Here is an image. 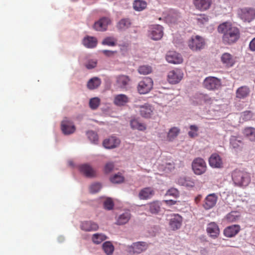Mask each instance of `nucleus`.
Returning <instances> with one entry per match:
<instances>
[{
  "instance_id": "nucleus-40",
  "label": "nucleus",
  "mask_w": 255,
  "mask_h": 255,
  "mask_svg": "<svg viewBox=\"0 0 255 255\" xmlns=\"http://www.w3.org/2000/svg\"><path fill=\"white\" fill-rule=\"evenodd\" d=\"M103 249L107 255H112L114 251V247L110 242H106L103 245Z\"/></svg>"
},
{
  "instance_id": "nucleus-1",
  "label": "nucleus",
  "mask_w": 255,
  "mask_h": 255,
  "mask_svg": "<svg viewBox=\"0 0 255 255\" xmlns=\"http://www.w3.org/2000/svg\"><path fill=\"white\" fill-rule=\"evenodd\" d=\"M219 33L223 34L222 40L225 44H232L237 42L240 37L239 29L229 22H224L218 27Z\"/></svg>"
},
{
  "instance_id": "nucleus-48",
  "label": "nucleus",
  "mask_w": 255,
  "mask_h": 255,
  "mask_svg": "<svg viewBox=\"0 0 255 255\" xmlns=\"http://www.w3.org/2000/svg\"><path fill=\"white\" fill-rule=\"evenodd\" d=\"M190 130L188 132L189 136L191 138H194L198 136V128L195 125H191L189 127Z\"/></svg>"
},
{
  "instance_id": "nucleus-61",
  "label": "nucleus",
  "mask_w": 255,
  "mask_h": 255,
  "mask_svg": "<svg viewBox=\"0 0 255 255\" xmlns=\"http://www.w3.org/2000/svg\"><path fill=\"white\" fill-rule=\"evenodd\" d=\"M205 101L206 102H208V101H212V98H208V97H205Z\"/></svg>"
},
{
  "instance_id": "nucleus-10",
  "label": "nucleus",
  "mask_w": 255,
  "mask_h": 255,
  "mask_svg": "<svg viewBox=\"0 0 255 255\" xmlns=\"http://www.w3.org/2000/svg\"><path fill=\"white\" fill-rule=\"evenodd\" d=\"M111 23V20L107 17H103L95 22L93 28L95 30L99 31H104L107 29L108 26Z\"/></svg>"
},
{
  "instance_id": "nucleus-51",
  "label": "nucleus",
  "mask_w": 255,
  "mask_h": 255,
  "mask_svg": "<svg viewBox=\"0 0 255 255\" xmlns=\"http://www.w3.org/2000/svg\"><path fill=\"white\" fill-rule=\"evenodd\" d=\"M101 188L100 184L96 183L93 184L90 187V192L91 193H95L100 191Z\"/></svg>"
},
{
  "instance_id": "nucleus-39",
  "label": "nucleus",
  "mask_w": 255,
  "mask_h": 255,
  "mask_svg": "<svg viewBox=\"0 0 255 255\" xmlns=\"http://www.w3.org/2000/svg\"><path fill=\"white\" fill-rule=\"evenodd\" d=\"M240 219V215L237 212H231L226 216V220L228 223L235 222Z\"/></svg>"
},
{
  "instance_id": "nucleus-58",
  "label": "nucleus",
  "mask_w": 255,
  "mask_h": 255,
  "mask_svg": "<svg viewBox=\"0 0 255 255\" xmlns=\"http://www.w3.org/2000/svg\"><path fill=\"white\" fill-rule=\"evenodd\" d=\"M202 196L201 195H198L196 197H195L194 198L195 203L196 204H198L200 202V201L202 199Z\"/></svg>"
},
{
  "instance_id": "nucleus-15",
  "label": "nucleus",
  "mask_w": 255,
  "mask_h": 255,
  "mask_svg": "<svg viewBox=\"0 0 255 255\" xmlns=\"http://www.w3.org/2000/svg\"><path fill=\"white\" fill-rule=\"evenodd\" d=\"M166 59L168 63L180 64L183 61L181 56L175 51H169L166 56Z\"/></svg>"
},
{
  "instance_id": "nucleus-26",
  "label": "nucleus",
  "mask_w": 255,
  "mask_h": 255,
  "mask_svg": "<svg viewBox=\"0 0 255 255\" xmlns=\"http://www.w3.org/2000/svg\"><path fill=\"white\" fill-rule=\"evenodd\" d=\"M221 61L227 67H232L235 63V60L231 54L224 53L221 56Z\"/></svg>"
},
{
  "instance_id": "nucleus-56",
  "label": "nucleus",
  "mask_w": 255,
  "mask_h": 255,
  "mask_svg": "<svg viewBox=\"0 0 255 255\" xmlns=\"http://www.w3.org/2000/svg\"><path fill=\"white\" fill-rule=\"evenodd\" d=\"M249 49L253 52L255 51V37L250 42Z\"/></svg>"
},
{
  "instance_id": "nucleus-47",
  "label": "nucleus",
  "mask_w": 255,
  "mask_h": 255,
  "mask_svg": "<svg viewBox=\"0 0 255 255\" xmlns=\"http://www.w3.org/2000/svg\"><path fill=\"white\" fill-rule=\"evenodd\" d=\"M152 69L151 67L147 66V65H143L140 66L138 69V71L140 74L143 75H147L151 72Z\"/></svg>"
},
{
  "instance_id": "nucleus-35",
  "label": "nucleus",
  "mask_w": 255,
  "mask_h": 255,
  "mask_svg": "<svg viewBox=\"0 0 255 255\" xmlns=\"http://www.w3.org/2000/svg\"><path fill=\"white\" fill-rule=\"evenodd\" d=\"M178 182L179 184L183 186L188 187H193L195 185V181L193 179L190 177L180 178Z\"/></svg>"
},
{
  "instance_id": "nucleus-33",
  "label": "nucleus",
  "mask_w": 255,
  "mask_h": 255,
  "mask_svg": "<svg viewBox=\"0 0 255 255\" xmlns=\"http://www.w3.org/2000/svg\"><path fill=\"white\" fill-rule=\"evenodd\" d=\"M180 17V14L179 12L174 10H171L167 15L166 19L170 23H174L177 22Z\"/></svg>"
},
{
  "instance_id": "nucleus-55",
  "label": "nucleus",
  "mask_w": 255,
  "mask_h": 255,
  "mask_svg": "<svg viewBox=\"0 0 255 255\" xmlns=\"http://www.w3.org/2000/svg\"><path fill=\"white\" fill-rule=\"evenodd\" d=\"M114 167V165L112 162L107 163L105 166V172L107 173H109L112 171Z\"/></svg>"
},
{
  "instance_id": "nucleus-16",
  "label": "nucleus",
  "mask_w": 255,
  "mask_h": 255,
  "mask_svg": "<svg viewBox=\"0 0 255 255\" xmlns=\"http://www.w3.org/2000/svg\"><path fill=\"white\" fill-rule=\"evenodd\" d=\"M79 170L81 173L87 177H94L96 175V172L90 165L82 164L79 166Z\"/></svg>"
},
{
  "instance_id": "nucleus-14",
  "label": "nucleus",
  "mask_w": 255,
  "mask_h": 255,
  "mask_svg": "<svg viewBox=\"0 0 255 255\" xmlns=\"http://www.w3.org/2000/svg\"><path fill=\"white\" fill-rule=\"evenodd\" d=\"M182 218L178 214H174L171 216L169 219V227L172 230L179 229L182 224Z\"/></svg>"
},
{
  "instance_id": "nucleus-30",
  "label": "nucleus",
  "mask_w": 255,
  "mask_h": 255,
  "mask_svg": "<svg viewBox=\"0 0 255 255\" xmlns=\"http://www.w3.org/2000/svg\"><path fill=\"white\" fill-rule=\"evenodd\" d=\"M97 39L93 36H87L83 40V45L88 48H93L97 45Z\"/></svg>"
},
{
  "instance_id": "nucleus-50",
  "label": "nucleus",
  "mask_w": 255,
  "mask_h": 255,
  "mask_svg": "<svg viewBox=\"0 0 255 255\" xmlns=\"http://www.w3.org/2000/svg\"><path fill=\"white\" fill-rule=\"evenodd\" d=\"M89 139L93 143H96L98 140V136L96 133L93 131H88L87 133Z\"/></svg>"
},
{
  "instance_id": "nucleus-31",
  "label": "nucleus",
  "mask_w": 255,
  "mask_h": 255,
  "mask_svg": "<svg viewBox=\"0 0 255 255\" xmlns=\"http://www.w3.org/2000/svg\"><path fill=\"white\" fill-rule=\"evenodd\" d=\"M101 84V80L98 77L91 78L88 82L87 86L90 90H94L98 88Z\"/></svg>"
},
{
  "instance_id": "nucleus-49",
  "label": "nucleus",
  "mask_w": 255,
  "mask_h": 255,
  "mask_svg": "<svg viewBox=\"0 0 255 255\" xmlns=\"http://www.w3.org/2000/svg\"><path fill=\"white\" fill-rule=\"evenodd\" d=\"M253 117V114L251 111H246L241 114V118L244 121L251 120Z\"/></svg>"
},
{
  "instance_id": "nucleus-17",
  "label": "nucleus",
  "mask_w": 255,
  "mask_h": 255,
  "mask_svg": "<svg viewBox=\"0 0 255 255\" xmlns=\"http://www.w3.org/2000/svg\"><path fill=\"white\" fill-rule=\"evenodd\" d=\"M154 194V189L152 187H148L143 188L139 191L138 197L140 200H147L150 199Z\"/></svg>"
},
{
  "instance_id": "nucleus-20",
  "label": "nucleus",
  "mask_w": 255,
  "mask_h": 255,
  "mask_svg": "<svg viewBox=\"0 0 255 255\" xmlns=\"http://www.w3.org/2000/svg\"><path fill=\"white\" fill-rule=\"evenodd\" d=\"M193 3L197 9L204 11L210 8L212 0H193Z\"/></svg>"
},
{
  "instance_id": "nucleus-57",
  "label": "nucleus",
  "mask_w": 255,
  "mask_h": 255,
  "mask_svg": "<svg viewBox=\"0 0 255 255\" xmlns=\"http://www.w3.org/2000/svg\"><path fill=\"white\" fill-rule=\"evenodd\" d=\"M116 52H117L116 51L108 50H104L102 51V53L103 54H104L105 55L108 56H112Z\"/></svg>"
},
{
  "instance_id": "nucleus-29",
  "label": "nucleus",
  "mask_w": 255,
  "mask_h": 255,
  "mask_svg": "<svg viewBox=\"0 0 255 255\" xmlns=\"http://www.w3.org/2000/svg\"><path fill=\"white\" fill-rule=\"evenodd\" d=\"M129 101L128 97L125 94H119L114 97V103L117 106H123Z\"/></svg>"
},
{
  "instance_id": "nucleus-8",
  "label": "nucleus",
  "mask_w": 255,
  "mask_h": 255,
  "mask_svg": "<svg viewBox=\"0 0 255 255\" xmlns=\"http://www.w3.org/2000/svg\"><path fill=\"white\" fill-rule=\"evenodd\" d=\"M239 14L244 21L250 22L255 18V9L250 7L243 8L239 10Z\"/></svg>"
},
{
  "instance_id": "nucleus-43",
  "label": "nucleus",
  "mask_w": 255,
  "mask_h": 255,
  "mask_svg": "<svg viewBox=\"0 0 255 255\" xmlns=\"http://www.w3.org/2000/svg\"><path fill=\"white\" fill-rule=\"evenodd\" d=\"M107 239V237L102 234H95L93 235L92 241L96 244H99Z\"/></svg>"
},
{
  "instance_id": "nucleus-44",
  "label": "nucleus",
  "mask_w": 255,
  "mask_h": 255,
  "mask_svg": "<svg viewBox=\"0 0 255 255\" xmlns=\"http://www.w3.org/2000/svg\"><path fill=\"white\" fill-rule=\"evenodd\" d=\"M117 40L113 37H107L103 39L102 44L104 45L114 46L116 45Z\"/></svg>"
},
{
  "instance_id": "nucleus-24",
  "label": "nucleus",
  "mask_w": 255,
  "mask_h": 255,
  "mask_svg": "<svg viewBox=\"0 0 255 255\" xmlns=\"http://www.w3.org/2000/svg\"><path fill=\"white\" fill-rule=\"evenodd\" d=\"M230 145L235 149L241 148L242 147L244 142L243 139L241 136L237 135H232L230 138Z\"/></svg>"
},
{
  "instance_id": "nucleus-32",
  "label": "nucleus",
  "mask_w": 255,
  "mask_h": 255,
  "mask_svg": "<svg viewBox=\"0 0 255 255\" xmlns=\"http://www.w3.org/2000/svg\"><path fill=\"white\" fill-rule=\"evenodd\" d=\"M130 125L132 129L143 131L146 129L145 125L140 122L137 119H133L130 121Z\"/></svg>"
},
{
  "instance_id": "nucleus-53",
  "label": "nucleus",
  "mask_w": 255,
  "mask_h": 255,
  "mask_svg": "<svg viewBox=\"0 0 255 255\" xmlns=\"http://www.w3.org/2000/svg\"><path fill=\"white\" fill-rule=\"evenodd\" d=\"M166 195L172 196L174 197H177L179 196V193L176 188H171L167 191Z\"/></svg>"
},
{
  "instance_id": "nucleus-54",
  "label": "nucleus",
  "mask_w": 255,
  "mask_h": 255,
  "mask_svg": "<svg viewBox=\"0 0 255 255\" xmlns=\"http://www.w3.org/2000/svg\"><path fill=\"white\" fill-rule=\"evenodd\" d=\"M97 62L96 60H90L86 64L85 66L88 69H91L96 67Z\"/></svg>"
},
{
  "instance_id": "nucleus-11",
  "label": "nucleus",
  "mask_w": 255,
  "mask_h": 255,
  "mask_svg": "<svg viewBox=\"0 0 255 255\" xmlns=\"http://www.w3.org/2000/svg\"><path fill=\"white\" fill-rule=\"evenodd\" d=\"M163 35V27L160 25H152L149 31V36L154 40L160 39Z\"/></svg>"
},
{
  "instance_id": "nucleus-2",
  "label": "nucleus",
  "mask_w": 255,
  "mask_h": 255,
  "mask_svg": "<svg viewBox=\"0 0 255 255\" xmlns=\"http://www.w3.org/2000/svg\"><path fill=\"white\" fill-rule=\"evenodd\" d=\"M232 177L234 183L239 186H247L251 182L250 173L244 170H235Z\"/></svg>"
},
{
  "instance_id": "nucleus-6",
  "label": "nucleus",
  "mask_w": 255,
  "mask_h": 255,
  "mask_svg": "<svg viewBox=\"0 0 255 255\" xmlns=\"http://www.w3.org/2000/svg\"><path fill=\"white\" fill-rule=\"evenodd\" d=\"M153 81L151 78L145 77L140 81L137 86V90L140 94L148 93L152 88Z\"/></svg>"
},
{
  "instance_id": "nucleus-4",
  "label": "nucleus",
  "mask_w": 255,
  "mask_h": 255,
  "mask_svg": "<svg viewBox=\"0 0 255 255\" xmlns=\"http://www.w3.org/2000/svg\"><path fill=\"white\" fill-rule=\"evenodd\" d=\"M189 48L194 51H199L204 48L205 42L203 37L199 35L192 36L188 42Z\"/></svg>"
},
{
  "instance_id": "nucleus-21",
  "label": "nucleus",
  "mask_w": 255,
  "mask_h": 255,
  "mask_svg": "<svg viewBox=\"0 0 255 255\" xmlns=\"http://www.w3.org/2000/svg\"><path fill=\"white\" fill-rule=\"evenodd\" d=\"M120 143V140L115 137L111 136L105 139L103 142V146L106 148H114L117 147Z\"/></svg>"
},
{
  "instance_id": "nucleus-60",
  "label": "nucleus",
  "mask_w": 255,
  "mask_h": 255,
  "mask_svg": "<svg viewBox=\"0 0 255 255\" xmlns=\"http://www.w3.org/2000/svg\"><path fill=\"white\" fill-rule=\"evenodd\" d=\"M166 164L167 165L169 166L168 168H169L170 170L174 168V164L173 163H167Z\"/></svg>"
},
{
  "instance_id": "nucleus-3",
  "label": "nucleus",
  "mask_w": 255,
  "mask_h": 255,
  "mask_svg": "<svg viewBox=\"0 0 255 255\" xmlns=\"http://www.w3.org/2000/svg\"><path fill=\"white\" fill-rule=\"evenodd\" d=\"M207 168L206 163L202 158H196L192 162V169L196 175L203 174L206 172Z\"/></svg>"
},
{
  "instance_id": "nucleus-22",
  "label": "nucleus",
  "mask_w": 255,
  "mask_h": 255,
  "mask_svg": "<svg viewBox=\"0 0 255 255\" xmlns=\"http://www.w3.org/2000/svg\"><path fill=\"white\" fill-rule=\"evenodd\" d=\"M240 230V226L238 225L228 226L224 229V235L227 237L232 238L236 236Z\"/></svg>"
},
{
  "instance_id": "nucleus-36",
  "label": "nucleus",
  "mask_w": 255,
  "mask_h": 255,
  "mask_svg": "<svg viewBox=\"0 0 255 255\" xmlns=\"http://www.w3.org/2000/svg\"><path fill=\"white\" fill-rule=\"evenodd\" d=\"M149 211L151 214H157L160 210V206L159 202L153 201L147 204Z\"/></svg>"
},
{
  "instance_id": "nucleus-42",
  "label": "nucleus",
  "mask_w": 255,
  "mask_h": 255,
  "mask_svg": "<svg viewBox=\"0 0 255 255\" xmlns=\"http://www.w3.org/2000/svg\"><path fill=\"white\" fill-rule=\"evenodd\" d=\"M141 115L144 118H148L152 113L151 107L149 106L145 105L141 106L140 109Z\"/></svg>"
},
{
  "instance_id": "nucleus-46",
  "label": "nucleus",
  "mask_w": 255,
  "mask_h": 255,
  "mask_svg": "<svg viewBox=\"0 0 255 255\" xmlns=\"http://www.w3.org/2000/svg\"><path fill=\"white\" fill-rule=\"evenodd\" d=\"M110 180L114 183H120L124 181V177L121 173H118L111 177Z\"/></svg>"
},
{
  "instance_id": "nucleus-45",
  "label": "nucleus",
  "mask_w": 255,
  "mask_h": 255,
  "mask_svg": "<svg viewBox=\"0 0 255 255\" xmlns=\"http://www.w3.org/2000/svg\"><path fill=\"white\" fill-rule=\"evenodd\" d=\"M100 99L98 97L91 99L89 101V106L92 110L97 109L100 104Z\"/></svg>"
},
{
  "instance_id": "nucleus-19",
  "label": "nucleus",
  "mask_w": 255,
  "mask_h": 255,
  "mask_svg": "<svg viewBox=\"0 0 255 255\" xmlns=\"http://www.w3.org/2000/svg\"><path fill=\"white\" fill-rule=\"evenodd\" d=\"M209 163L211 167L214 168H221L223 164L221 157L217 153L211 155L209 159Z\"/></svg>"
},
{
  "instance_id": "nucleus-59",
  "label": "nucleus",
  "mask_w": 255,
  "mask_h": 255,
  "mask_svg": "<svg viewBox=\"0 0 255 255\" xmlns=\"http://www.w3.org/2000/svg\"><path fill=\"white\" fill-rule=\"evenodd\" d=\"M164 202L167 205H172L176 204V201L172 200H165Z\"/></svg>"
},
{
  "instance_id": "nucleus-12",
  "label": "nucleus",
  "mask_w": 255,
  "mask_h": 255,
  "mask_svg": "<svg viewBox=\"0 0 255 255\" xmlns=\"http://www.w3.org/2000/svg\"><path fill=\"white\" fill-rule=\"evenodd\" d=\"M217 199L218 197L215 193L209 194L204 200L203 207L206 210L212 209L216 204Z\"/></svg>"
},
{
  "instance_id": "nucleus-18",
  "label": "nucleus",
  "mask_w": 255,
  "mask_h": 255,
  "mask_svg": "<svg viewBox=\"0 0 255 255\" xmlns=\"http://www.w3.org/2000/svg\"><path fill=\"white\" fill-rule=\"evenodd\" d=\"M206 231L209 236L214 239L217 238L220 234L219 228L215 222H211L208 224Z\"/></svg>"
},
{
  "instance_id": "nucleus-27",
  "label": "nucleus",
  "mask_w": 255,
  "mask_h": 255,
  "mask_svg": "<svg viewBox=\"0 0 255 255\" xmlns=\"http://www.w3.org/2000/svg\"><path fill=\"white\" fill-rule=\"evenodd\" d=\"M130 81V78L127 75H121L117 77L116 83L121 88H126Z\"/></svg>"
},
{
  "instance_id": "nucleus-9",
  "label": "nucleus",
  "mask_w": 255,
  "mask_h": 255,
  "mask_svg": "<svg viewBox=\"0 0 255 255\" xmlns=\"http://www.w3.org/2000/svg\"><path fill=\"white\" fill-rule=\"evenodd\" d=\"M183 73L180 69H176L170 71L167 76L168 82L171 84H177L183 78Z\"/></svg>"
},
{
  "instance_id": "nucleus-13",
  "label": "nucleus",
  "mask_w": 255,
  "mask_h": 255,
  "mask_svg": "<svg viewBox=\"0 0 255 255\" xmlns=\"http://www.w3.org/2000/svg\"><path fill=\"white\" fill-rule=\"evenodd\" d=\"M61 129L65 134H69L75 131V127L71 121L65 118L61 123Z\"/></svg>"
},
{
  "instance_id": "nucleus-62",
  "label": "nucleus",
  "mask_w": 255,
  "mask_h": 255,
  "mask_svg": "<svg viewBox=\"0 0 255 255\" xmlns=\"http://www.w3.org/2000/svg\"><path fill=\"white\" fill-rule=\"evenodd\" d=\"M69 164L71 165H72L71 162H69Z\"/></svg>"
},
{
  "instance_id": "nucleus-52",
  "label": "nucleus",
  "mask_w": 255,
  "mask_h": 255,
  "mask_svg": "<svg viewBox=\"0 0 255 255\" xmlns=\"http://www.w3.org/2000/svg\"><path fill=\"white\" fill-rule=\"evenodd\" d=\"M104 208L107 210H111L114 207L113 200L110 198L107 199L104 203Z\"/></svg>"
},
{
  "instance_id": "nucleus-41",
  "label": "nucleus",
  "mask_w": 255,
  "mask_h": 255,
  "mask_svg": "<svg viewBox=\"0 0 255 255\" xmlns=\"http://www.w3.org/2000/svg\"><path fill=\"white\" fill-rule=\"evenodd\" d=\"M131 24L130 20L128 18L121 19L117 24V27L120 30H124L128 28Z\"/></svg>"
},
{
  "instance_id": "nucleus-34",
  "label": "nucleus",
  "mask_w": 255,
  "mask_h": 255,
  "mask_svg": "<svg viewBox=\"0 0 255 255\" xmlns=\"http://www.w3.org/2000/svg\"><path fill=\"white\" fill-rule=\"evenodd\" d=\"M147 6V2L144 0H135L133 2V9L136 11H141Z\"/></svg>"
},
{
  "instance_id": "nucleus-25",
  "label": "nucleus",
  "mask_w": 255,
  "mask_h": 255,
  "mask_svg": "<svg viewBox=\"0 0 255 255\" xmlns=\"http://www.w3.org/2000/svg\"><path fill=\"white\" fill-rule=\"evenodd\" d=\"M250 93V90L248 86H241L236 91V97L240 99H244L249 96Z\"/></svg>"
},
{
  "instance_id": "nucleus-23",
  "label": "nucleus",
  "mask_w": 255,
  "mask_h": 255,
  "mask_svg": "<svg viewBox=\"0 0 255 255\" xmlns=\"http://www.w3.org/2000/svg\"><path fill=\"white\" fill-rule=\"evenodd\" d=\"M80 228L83 231L91 232L97 230L99 226L96 223L89 221L82 222Z\"/></svg>"
},
{
  "instance_id": "nucleus-28",
  "label": "nucleus",
  "mask_w": 255,
  "mask_h": 255,
  "mask_svg": "<svg viewBox=\"0 0 255 255\" xmlns=\"http://www.w3.org/2000/svg\"><path fill=\"white\" fill-rule=\"evenodd\" d=\"M242 133L244 136L252 142H255V128L253 127H246L243 129Z\"/></svg>"
},
{
  "instance_id": "nucleus-37",
  "label": "nucleus",
  "mask_w": 255,
  "mask_h": 255,
  "mask_svg": "<svg viewBox=\"0 0 255 255\" xmlns=\"http://www.w3.org/2000/svg\"><path fill=\"white\" fill-rule=\"evenodd\" d=\"M130 218V214L128 212H126L120 215L117 220L118 225H124L126 224Z\"/></svg>"
},
{
  "instance_id": "nucleus-38",
  "label": "nucleus",
  "mask_w": 255,
  "mask_h": 255,
  "mask_svg": "<svg viewBox=\"0 0 255 255\" xmlns=\"http://www.w3.org/2000/svg\"><path fill=\"white\" fill-rule=\"evenodd\" d=\"M180 129L177 127H173L171 128L168 132L167 139L168 141H172L178 135Z\"/></svg>"
},
{
  "instance_id": "nucleus-7",
  "label": "nucleus",
  "mask_w": 255,
  "mask_h": 255,
  "mask_svg": "<svg viewBox=\"0 0 255 255\" xmlns=\"http://www.w3.org/2000/svg\"><path fill=\"white\" fill-rule=\"evenodd\" d=\"M203 85L209 90H216L221 86V80L214 77H207L204 81Z\"/></svg>"
},
{
  "instance_id": "nucleus-5",
  "label": "nucleus",
  "mask_w": 255,
  "mask_h": 255,
  "mask_svg": "<svg viewBox=\"0 0 255 255\" xmlns=\"http://www.w3.org/2000/svg\"><path fill=\"white\" fill-rule=\"evenodd\" d=\"M148 244L145 242H137L127 247V251L129 254H140L147 250Z\"/></svg>"
}]
</instances>
